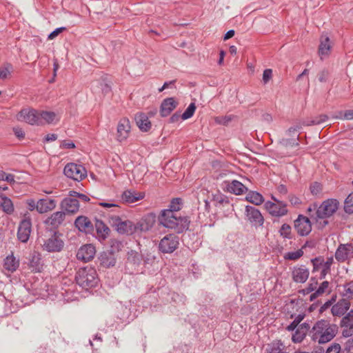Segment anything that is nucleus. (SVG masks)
I'll list each match as a JSON object with an SVG mask.
<instances>
[{
	"mask_svg": "<svg viewBox=\"0 0 353 353\" xmlns=\"http://www.w3.org/2000/svg\"><path fill=\"white\" fill-rule=\"evenodd\" d=\"M159 222L163 227L174 230L176 233H182L189 228L190 220L186 216L173 214L172 210H163L159 216Z\"/></svg>",
	"mask_w": 353,
	"mask_h": 353,
	"instance_id": "f257e3e1",
	"label": "nucleus"
},
{
	"mask_svg": "<svg viewBox=\"0 0 353 353\" xmlns=\"http://www.w3.org/2000/svg\"><path fill=\"white\" fill-rule=\"evenodd\" d=\"M337 333L336 325L330 324L327 321H318L311 330L312 341L319 344L326 343L332 340Z\"/></svg>",
	"mask_w": 353,
	"mask_h": 353,
	"instance_id": "f03ea898",
	"label": "nucleus"
},
{
	"mask_svg": "<svg viewBox=\"0 0 353 353\" xmlns=\"http://www.w3.org/2000/svg\"><path fill=\"white\" fill-rule=\"evenodd\" d=\"M75 281L82 289L89 290L98 285L99 279L94 268L86 266L78 270L75 275Z\"/></svg>",
	"mask_w": 353,
	"mask_h": 353,
	"instance_id": "7ed1b4c3",
	"label": "nucleus"
},
{
	"mask_svg": "<svg viewBox=\"0 0 353 353\" xmlns=\"http://www.w3.org/2000/svg\"><path fill=\"white\" fill-rule=\"evenodd\" d=\"M339 208V202L335 199H327L323 201L320 205L317 212L310 214V218L316 222L319 219H327L333 216Z\"/></svg>",
	"mask_w": 353,
	"mask_h": 353,
	"instance_id": "20e7f679",
	"label": "nucleus"
},
{
	"mask_svg": "<svg viewBox=\"0 0 353 353\" xmlns=\"http://www.w3.org/2000/svg\"><path fill=\"white\" fill-rule=\"evenodd\" d=\"M110 223L121 234H132L136 232L134 223L130 220H123L119 216H112Z\"/></svg>",
	"mask_w": 353,
	"mask_h": 353,
	"instance_id": "39448f33",
	"label": "nucleus"
},
{
	"mask_svg": "<svg viewBox=\"0 0 353 353\" xmlns=\"http://www.w3.org/2000/svg\"><path fill=\"white\" fill-rule=\"evenodd\" d=\"M179 245V236L174 234H170L161 239L159 243V250L163 254H170L178 248Z\"/></svg>",
	"mask_w": 353,
	"mask_h": 353,
	"instance_id": "423d86ee",
	"label": "nucleus"
},
{
	"mask_svg": "<svg viewBox=\"0 0 353 353\" xmlns=\"http://www.w3.org/2000/svg\"><path fill=\"white\" fill-rule=\"evenodd\" d=\"M64 242L61 239V234L54 232L50 237L43 241L42 248L48 252H59L62 250Z\"/></svg>",
	"mask_w": 353,
	"mask_h": 353,
	"instance_id": "0eeeda50",
	"label": "nucleus"
},
{
	"mask_svg": "<svg viewBox=\"0 0 353 353\" xmlns=\"http://www.w3.org/2000/svg\"><path fill=\"white\" fill-rule=\"evenodd\" d=\"M64 174L75 181H81L87 176L85 168L79 164L74 163H68L63 169Z\"/></svg>",
	"mask_w": 353,
	"mask_h": 353,
	"instance_id": "6e6552de",
	"label": "nucleus"
},
{
	"mask_svg": "<svg viewBox=\"0 0 353 353\" xmlns=\"http://www.w3.org/2000/svg\"><path fill=\"white\" fill-rule=\"evenodd\" d=\"M245 216L247 221L251 224V225L256 228L263 226L264 223V218L262 214L255 207L246 205Z\"/></svg>",
	"mask_w": 353,
	"mask_h": 353,
	"instance_id": "1a4fd4ad",
	"label": "nucleus"
},
{
	"mask_svg": "<svg viewBox=\"0 0 353 353\" xmlns=\"http://www.w3.org/2000/svg\"><path fill=\"white\" fill-rule=\"evenodd\" d=\"M19 121H23L30 125H40L41 121L39 119V110L33 108L22 109L17 115Z\"/></svg>",
	"mask_w": 353,
	"mask_h": 353,
	"instance_id": "9d476101",
	"label": "nucleus"
},
{
	"mask_svg": "<svg viewBox=\"0 0 353 353\" xmlns=\"http://www.w3.org/2000/svg\"><path fill=\"white\" fill-rule=\"evenodd\" d=\"M24 216L19 223L17 231V238L22 243H26L29 240L32 231V221L28 213L25 214Z\"/></svg>",
	"mask_w": 353,
	"mask_h": 353,
	"instance_id": "9b49d317",
	"label": "nucleus"
},
{
	"mask_svg": "<svg viewBox=\"0 0 353 353\" xmlns=\"http://www.w3.org/2000/svg\"><path fill=\"white\" fill-rule=\"evenodd\" d=\"M142 259L143 255L139 252L133 250L128 251L125 261V268L128 270L131 274L134 272H138Z\"/></svg>",
	"mask_w": 353,
	"mask_h": 353,
	"instance_id": "f8f14e48",
	"label": "nucleus"
},
{
	"mask_svg": "<svg viewBox=\"0 0 353 353\" xmlns=\"http://www.w3.org/2000/svg\"><path fill=\"white\" fill-rule=\"evenodd\" d=\"M294 228L300 236H304L308 235L312 231V223L309 218L299 214L294 221Z\"/></svg>",
	"mask_w": 353,
	"mask_h": 353,
	"instance_id": "ddd939ff",
	"label": "nucleus"
},
{
	"mask_svg": "<svg viewBox=\"0 0 353 353\" xmlns=\"http://www.w3.org/2000/svg\"><path fill=\"white\" fill-rule=\"evenodd\" d=\"M156 222V215L154 213H148L145 214L135 225L136 232H148L154 225Z\"/></svg>",
	"mask_w": 353,
	"mask_h": 353,
	"instance_id": "4468645a",
	"label": "nucleus"
},
{
	"mask_svg": "<svg viewBox=\"0 0 353 353\" xmlns=\"http://www.w3.org/2000/svg\"><path fill=\"white\" fill-rule=\"evenodd\" d=\"M265 207L273 216L281 217L288 213L287 205L282 201H278V203L267 201L265 203Z\"/></svg>",
	"mask_w": 353,
	"mask_h": 353,
	"instance_id": "2eb2a0df",
	"label": "nucleus"
},
{
	"mask_svg": "<svg viewBox=\"0 0 353 353\" xmlns=\"http://www.w3.org/2000/svg\"><path fill=\"white\" fill-rule=\"evenodd\" d=\"M95 253V247L92 244H86L78 250L77 258L78 260L86 263L93 259Z\"/></svg>",
	"mask_w": 353,
	"mask_h": 353,
	"instance_id": "dca6fc26",
	"label": "nucleus"
},
{
	"mask_svg": "<svg viewBox=\"0 0 353 353\" xmlns=\"http://www.w3.org/2000/svg\"><path fill=\"white\" fill-rule=\"evenodd\" d=\"M310 271L305 265L294 266L292 271V280L296 283H304L308 279Z\"/></svg>",
	"mask_w": 353,
	"mask_h": 353,
	"instance_id": "f3484780",
	"label": "nucleus"
},
{
	"mask_svg": "<svg viewBox=\"0 0 353 353\" xmlns=\"http://www.w3.org/2000/svg\"><path fill=\"white\" fill-rule=\"evenodd\" d=\"M61 208L65 214H75L79 211V202L74 197H66L61 201Z\"/></svg>",
	"mask_w": 353,
	"mask_h": 353,
	"instance_id": "a211bd4d",
	"label": "nucleus"
},
{
	"mask_svg": "<svg viewBox=\"0 0 353 353\" xmlns=\"http://www.w3.org/2000/svg\"><path fill=\"white\" fill-rule=\"evenodd\" d=\"M224 190L236 195H241L248 192V189L241 182L237 180L225 181Z\"/></svg>",
	"mask_w": 353,
	"mask_h": 353,
	"instance_id": "6ab92c4d",
	"label": "nucleus"
},
{
	"mask_svg": "<svg viewBox=\"0 0 353 353\" xmlns=\"http://www.w3.org/2000/svg\"><path fill=\"white\" fill-rule=\"evenodd\" d=\"M130 131V121L127 118L121 119L117 126V140L122 142L128 137Z\"/></svg>",
	"mask_w": 353,
	"mask_h": 353,
	"instance_id": "aec40b11",
	"label": "nucleus"
},
{
	"mask_svg": "<svg viewBox=\"0 0 353 353\" xmlns=\"http://www.w3.org/2000/svg\"><path fill=\"white\" fill-rule=\"evenodd\" d=\"M353 252V246L351 243L340 244L335 252V259L341 263L345 262L349 255Z\"/></svg>",
	"mask_w": 353,
	"mask_h": 353,
	"instance_id": "412c9836",
	"label": "nucleus"
},
{
	"mask_svg": "<svg viewBox=\"0 0 353 353\" xmlns=\"http://www.w3.org/2000/svg\"><path fill=\"white\" fill-rule=\"evenodd\" d=\"M28 266L32 272H41L42 271L43 262L39 252L34 251L30 254Z\"/></svg>",
	"mask_w": 353,
	"mask_h": 353,
	"instance_id": "4be33fe9",
	"label": "nucleus"
},
{
	"mask_svg": "<svg viewBox=\"0 0 353 353\" xmlns=\"http://www.w3.org/2000/svg\"><path fill=\"white\" fill-rule=\"evenodd\" d=\"M75 227L85 233H90L94 230V225L88 217L85 216H78L74 221Z\"/></svg>",
	"mask_w": 353,
	"mask_h": 353,
	"instance_id": "5701e85b",
	"label": "nucleus"
},
{
	"mask_svg": "<svg viewBox=\"0 0 353 353\" xmlns=\"http://www.w3.org/2000/svg\"><path fill=\"white\" fill-rule=\"evenodd\" d=\"M99 265L105 268L114 267L117 263V256L112 255L111 252L103 251L98 256Z\"/></svg>",
	"mask_w": 353,
	"mask_h": 353,
	"instance_id": "b1692460",
	"label": "nucleus"
},
{
	"mask_svg": "<svg viewBox=\"0 0 353 353\" xmlns=\"http://www.w3.org/2000/svg\"><path fill=\"white\" fill-rule=\"evenodd\" d=\"M350 307V302L347 299H340L332 305L331 312L334 316H341L344 315Z\"/></svg>",
	"mask_w": 353,
	"mask_h": 353,
	"instance_id": "393cba45",
	"label": "nucleus"
},
{
	"mask_svg": "<svg viewBox=\"0 0 353 353\" xmlns=\"http://www.w3.org/2000/svg\"><path fill=\"white\" fill-rule=\"evenodd\" d=\"M134 119L139 128L142 132H148L152 127L148 117L143 112H139L135 114Z\"/></svg>",
	"mask_w": 353,
	"mask_h": 353,
	"instance_id": "a878e982",
	"label": "nucleus"
},
{
	"mask_svg": "<svg viewBox=\"0 0 353 353\" xmlns=\"http://www.w3.org/2000/svg\"><path fill=\"white\" fill-rule=\"evenodd\" d=\"M341 327H343L342 335L344 337H350L353 335V318L350 314H346L341 321Z\"/></svg>",
	"mask_w": 353,
	"mask_h": 353,
	"instance_id": "bb28decb",
	"label": "nucleus"
},
{
	"mask_svg": "<svg viewBox=\"0 0 353 353\" xmlns=\"http://www.w3.org/2000/svg\"><path fill=\"white\" fill-rule=\"evenodd\" d=\"M177 104L178 103L172 97L164 99L161 105V115L163 117L168 116L176 108Z\"/></svg>",
	"mask_w": 353,
	"mask_h": 353,
	"instance_id": "cd10ccee",
	"label": "nucleus"
},
{
	"mask_svg": "<svg viewBox=\"0 0 353 353\" xmlns=\"http://www.w3.org/2000/svg\"><path fill=\"white\" fill-rule=\"evenodd\" d=\"M64 219V212H56L52 214L51 216L46 219V223L53 228H57L62 223Z\"/></svg>",
	"mask_w": 353,
	"mask_h": 353,
	"instance_id": "c85d7f7f",
	"label": "nucleus"
},
{
	"mask_svg": "<svg viewBox=\"0 0 353 353\" xmlns=\"http://www.w3.org/2000/svg\"><path fill=\"white\" fill-rule=\"evenodd\" d=\"M144 197V194L141 192H136L131 190H125L123 192L121 196V199L123 202L127 203H133L139 200H141Z\"/></svg>",
	"mask_w": 353,
	"mask_h": 353,
	"instance_id": "c756f323",
	"label": "nucleus"
},
{
	"mask_svg": "<svg viewBox=\"0 0 353 353\" xmlns=\"http://www.w3.org/2000/svg\"><path fill=\"white\" fill-rule=\"evenodd\" d=\"M38 212L43 214L54 209L56 201L54 199H41L38 201Z\"/></svg>",
	"mask_w": 353,
	"mask_h": 353,
	"instance_id": "7c9ffc66",
	"label": "nucleus"
},
{
	"mask_svg": "<svg viewBox=\"0 0 353 353\" xmlns=\"http://www.w3.org/2000/svg\"><path fill=\"white\" fill-rule=\"evenodd\" d=\"M94 226L99 240H105L110 234V228L103 223V221L99 219H96Z\"/></svg>",
	"mask_w": 353,
	"mask_h": 353,
	"instance_id": "2f4dec72",
	"label": "nucleus"
},
{
	"mask_svg": "<svg viewBox=\"0 0 353 353\" xmlns=\"http://www.w3.org/2000/svg\"><path fill=\"white\" fill-rule=\"evenodd\" d=\"M0 207L8 214H12L14 210L12 200L5 195H0Z\"/></svg>",
	"mask_w": 353,
	"mask_h": 353,
	"instance_id": "473e14b6",
	"label": "nucleus"
},
{
	"mask_svg": "<svg viewBox=\"0 0 353 353\" xmlns=\"http://www.w3.org/2000/svg\"><path fill=\"white\" fill-rule=\"evenodd\" d=\"M56 117L54 112L50 111H39V119L41 121L40 125L45 123H52Z\"/></svg>",
	"mask_w": 353,
	"mask_h": 353,
	"instance_id": "72a5a7b5",
	"label": "nucleus"
},
{
	"mask_svg": "<svg viewBox=\"0 0 353 353\" xmlns=\"http://www.w3.org/2000/svg\"><path fill=\"white\" fill-rule=\"evenodd\" d=\"M246 201L256 205H259L264 202L263 196L255 191H250L245 196Z\"/></svg>",
	"mask_w": 353,
	"mask_h": 353,
	"instance_id": "f704fd0d",
	"label": "nucleus"
},
{
	"mask_svg": "<svg viewBox=\"0 0 353 353\" xmlns=\"http://www.w3.org/2000/svg\"><path fill=\"white\" fill-rule=\"evenodd\" d=\"M330 50V39L326 35H322L319 47V53L321 55L327 54Z\"/></svg>",
	"mask_w": 353,
	"mask_h": 353,
	"instance_id": "c9c22d12",
	"label": "nucleus"
},
{
	"mask_svg": "<svg viewBox=\"0 0 353 353\" xmlns=\"http://www.w3.org/2000/svg\"><path fill=\"white\" fill-rule=\"evenodd\" d=\"M328 117L326 114H321L310 120H303L302 125H303V126L319 125L326 121Z\"/></svg>",
	"mask_w": 353,
	"mask_h": 353,
	"instance_id": "e433bc0d",
	"label": "nucleus"
},
{
	"mask_svg": "<svg viewBox=\"0 0 353 353\" xmlns=\"http://www.w3.org/2000/svg\"><path fill=\"white\" fill-rule=\"evenodd\" d=\"M328 117L326 114H321L310 120H303L302 125H303V126L319 125L326 121Z\"/></svg>",
	"mask_w": 353,
	"mask_h": 353,
	"instance_id": "4c0bfd02",
	"label": "nucleus"
},
{
	"mask_svg": "<svg viewBox=\"0 0 353 353\" xmlns=\"http://www.w3.org/2000/svg\"><path fill=\"white\" fill-rule=\"evenodd\" d=\"M3 266L8 271L14 272L19 267V261L12 255L8 256L5 259Z\"/></svg>",
	"mask_w": 353,
	"mask_h": 353,
	"instance_id": "58836bf2",
	"label": "nucleus"
},
{
	"mask_svg": "<svg viewBox=\"0 0 353 353\" xmlns=\"http://www.w3.org/2000/svg\"><path fill=\"white\" fill-rule=\"evenodd\" d=\"M109 243V249L106 251L108 252H111L114 256H116V254H117L123 247L122 242L117 239H111Z\"/></svg>",
	"mask_w": 353,
	"mask_h": 353,
	"instance_id": "ea45409f",
	"label": "nucleus"
},
{
	"mask_svg": "<svg viewBox=\"0 0 353 353\" xmlns=\"http://www.w3.org/2000/svg\"><path fill=\"white\" fill-rule=\"evenodd\" d=\"M213 202L216 207H224L230 203V201L225 195L219 192L213 195Z\"/></svg>",
	"mask_w": 353,
	"mask_h": 353,
	"instance_id": "a19ab883",
	"label": "nucleus"
},
{
	"mask_svg": "<svg viewBox=\"0 0 353 353\" xmlns=\"http://www.w3.org/2000/svg\"><path fill=\"white\" fill-rule=\"evenodd\" d=\"M284 345L281 341H274L268 345L266 353H283Z\"/></svg>",
	"mask_w": 353,
	"mask_h": 353,
	"instance_id": "79ce46f5",
	"label": "nucleus"
},
{
	"mask_svg": "<svg viewBox=\"0 0 353 353\" xmlns=\"http://www.w3.org/2000/svg\"><path fill=\"white\" fill-rule=\"evenodd\" d=\"M13 71V66L10 63H4L1 68H0V79H8L11 73Z\"/></svg>",
	"mask_w": 353,
	"mask_h": 353,
	"instance_id": "37998d69",
	"label": "nucleus"
},
{
	"mask_svg": "<svg viewBox=\"0 0 353 353\" xmlns=\"http://www.w3.org/2000/svg\"><path fill=\"white\" fill-rule=\"evenodd\" d=\"M279 234L280 235L288 239H292V228L291 226L287 223H283L280 230H279Z\"/></svg>",
	"mask_w": 353,
	"mask_h": 353,
	"instance_id": "c03bdc74",
	"label": "nucleus"
},
{
	"mask_svg": "<svg viewBox=\"0 0 353 353\" xmlns=\"http://www.w3.org/2000/svg\"><path fill=\"white\" fill-rule=\"evenodd\" d=\"M299 140V135H297L296 139H282L279 141V144L284 148L298 146Z\"/></svg>",
	"mask_w": 353,
	"mask_h": 353,
	"instance_id": "a18cd8bd",
	"label": "nucleus"
},
{
	"mask_svg": "<svg viewBox=\"0 0 353 353\" xmlns=\"http://www.w3.org/2000/svg\"><path fill=\"white\" fill-rule=\"evenodd\" d=\"M303 254L304 252L302 249H299L295 252H288L285 253L283 256V258L285 260L296 261L300 259L303 255Z\"/></svg>",
	"mask_w": 353,
	"mask_h": 353,
	"instance_id": "49530a36",
	"label": "nucleus"
},
{
	"mask_svg": "<svg viewBox=\"0 0 353 353\" xmlns=\"http://www.w3.org/2000/svg\"><path fill=\"white\" fill-rule=\"evenodd\" d=\"M344 210L347 214L353 213V192L350 193L345 200Z\"/></svg>",
	"mask_w": 353,
	"mask_h": 353,
	"instance_id": "de8ad7c7",
	"label": "nucleus"
},
{
	"mask_svg": "<svg viewBox=\"0 0 353 353\" xmlns=\"http://www.w3.org/2000/svg\"><path fill=\"white\" fill-rule=\"evenodd\" d=\"M181 204L182 202L180 198L173 199L169 205V208L165 210H172V212H173V214H177V212L181 209Z\"/></svg>",
	"mask_w": 353,
	"mask_h": 353,
	"instance_id": "09e8293b",
	"label": "nucleus"
},
{
	"mask_svg": "<svg viewBox=\"0 0 353 353\" xmlns=\"http://www.w3.org/2000/svg\"><path fill=\"white\" fill-rule=\"evenodd\" d=\"M311 263L313 265L312 273H314L323 268V258L321 256L312 259Z\"/></svg>",
	"mask_w": 353,
	"mask_h": 353,
	"instance_id": "8fccbe9b",
	"label": "nucleus"
},
{
	"mask_svg": "<svg viewBox=\"0 0 353 353\" xmlns=\"http://www.w3.org/2000/svg\"><path fill=\"white\" fill-rule=\"evenodd\" d=\"M157 257L154 254L151 252H148L143 256L142 261H143L144 266L148 268L149 265L152 266L154 263Z\"/></svg>",
	"mask_w": 353,
	"mask_h": 353,
	"instance_id": "3c124183",
	"label": "nucleus"
},
{
	"mask_svg": "<svg viewBox=\"0 0 353 353\" xmlns=\"http://www.w3.org/2000/svg\"><path fill=\"white\" fill-rule=\"evenodd\" d=\"M195 110L196 105L194 103H191L186 108L185 112L181 114V119L185 120L192 117L195 112Z\"/></svg>",
	"mask_w": 353,
	"mask_h": 353,
	"instance_id": "603ef678",
	"label": "nucleus"
},
{
	"mask_svg": "<svg viewBox=\"0 0 353 353\" xmlns=\"http://www.w3.org/2000/svg\"><path fill=\"white\" fill-rule=\"evenodd\" d=\"M310 281H311V283L308 285V286L305 289H303L300 291L301 293H302L304 295L313 292L316 289V285L318 284L316 279L314 277H312V278H311Z\"/></svg>",
	"mask_w": 353,
	"mask_h": 353,
	"instance_id": "864d4df0",
	"label": "nucleus"
},
{
	"mask_svg": "<svg viewBox=\"0 0 353 353\" xmlns=\"http://www.w3.org/2000/svg\"><path fill=\"white\" fill-rule=\"evenodd\" d=\"M343 296L346 297L347 300L353 298V281L344 285Z\"/></svg>",
	"mask_w": 353,
	"mask_h": 353,
	"instance_id": "5fc2aeb1",
	"label": "nucleus"
},
{
	"mask_svg": "<svg viewBox=\"0 0 353 353\" xmlns=\"http://www.w3.org/2000/svg\"><path fill=\"white\" fill-rule=\"evenodd\" d=\"M233 117L232 115L217 117L215 118V121L219 124L226 125L233 119Z\"/></svg>",
	"mask_w": 353,
	"mask_h": 353,
	"instance_id": "6e6d98bb",
	"label": "nucleus"
},
{
	"mask_svg": "<svg viewBox=\"0 0 353 353\" xmlns=\"http://www.w3.org/2000/svg\"><path fill=\"white\" fill-rule=\"evenodd\" d=\"M69 196H72V197H74V198H79V199H81V201H83L84 202H88L90 200V198L87 195L82 194V193L77 192L74 190L70 191Z\"/></svg>",
	"mask_w": 353,
	"mask_h": 353,
	"instance_id": "4d7b16f0",
	"label": "nucleus"
},
{
	"mask_svg": "<svg viewBox=\"0 0 353 353\" xmlns=\"http://www.w3.org/2000/svg\"><path fill=\"white\" fill-rule=\"evenodd\" d=\"M305 336L306 334L304 333V331L297 329L295 334L292 336V341L295 343H300L304 339Z\"/></svg>",
	"mask_w": 353,
	"mask_h": 353,
	"instance_id": "13d9d810",
	"label": "nucleus"
},
{
	"mask_svg": "<svg viewBox=\"0 0 353 353\" xmlns=\"http://www.w3.org/2000/svg\"><path fill=\"white\" fill-rule=\"evenodd\" d=\"M310 192L313 195H317L319 194L321 190V185L318 182H314L310 185Z\"/></svg>",
	"mask_w": 353,
	"mask_h": 353,
	"instance_id": "bf43d9fd",
	"label": "nucleus"
},
{
	"mask_svg": "<svg viewBox=\"0 0 353 353\" xmlns=\"http://www.w3.org/2000/svg\"><path fill=\"white\" fill-rule=\"evenodd\" d=\"M303 126V125H302V121H301L295 125L290 127L286 131V134L288 136H291L292 133H294V132H297L298 130H301Z\"/></svg>",
	"mask_w": 353,
	"mask_h": 353,
	"instance_id": "052dcab7",
	"label": "nucleus"
},
{
	"mask_svg": "<svg viewBox=\"0 0 353 353\" xmlns=\"http://www.w3.org/2000/svg\"><path fill=\"white\" fill-rule=\"evenodd\" d=\"M328 287H329V282L327 281H323V283H321L320 286L316 290V294H319L320 296L323 295L325 292V291L328 288Z\"/></svg>",
	"mask_w": 353,
	"mask_h": 353,
	"instance_id": "680f3d73",
	"label": "nucleus"
},
{
	"mask_svg": "<svg viewBox=\"0 0 353 353\" xmlns=\"http://www.w3.org/2000/svg\"><path fill=\"white\" fill-rule=\"evenodd\" d=\"M325 353H341V345L339 343H334L327 349Z\"/></svg>",
	"mask_w": 353,
	"mask_h": 353,
	"instance_id": "e2e57ef3",
	"label": "nucleus"
},
{
	"mask_svg": "<svg viewBox=\"0 0 353 353\" xmlns=\"http://www.w3.org/2000/svg\"><path fill=\"white\" fill-rule=\"evenodd\" d=\"M330 73L328 70H323L321 71L318 74L319 81L321 83L326 82L328 77H329Z\"/></svg>",
	"mask_w": 353,
	"mask_h": 353,
	"instance_id": "0e129e2a",
	"label": "nucleus"
},
{
	"mask_svg": "<svg viewBox=\"0 0 353 353\" xmlns=\"http://www.w3.org/2000/svg\"><path fill=\"white\" fill-rule=\"evenodd\" d=\"M26 204L28 205V208L29 210L33 211L37 210L38 212V201L36 203L34 199H30L26 201Z\"/></svg>",
	"mask_w": 353,
	"mask_h": 353,
	"instance_id": "69168bd1",
	"label": "nucleus"
},
{
	"mask_svg": "<svg viewBox=\"0 0 353 353\" xmlns=\"http://www.w3.org/2000/svg\"><path fill=\"white\" fill-rule=\"evenodd\" d=\"M272 70L271 69H265L263 73V81L264 83H267L272 78Z\"/></svg>",
	"mask_w": 353,
	"mask_h": 353,
	"instance_id": "338daca9",
	"label": "nucleus"
},
{
	"mask_svg": "<svg viewBox=\"0 0 353 353\" xmlns=\"http://www.w3.org/2000/svg\"><path fill=\"white\" fill-rule=\"evenodd\" d=\"M14 135L19 139H22L25 137V132L21 128L16 127L13 128Z\"/></svg>",
	"mask_w": 353,
	"mask_h": 353,
	"instance_id": "774afa93",
	"label": "nucleus"
}]
</instances>
